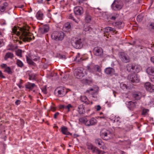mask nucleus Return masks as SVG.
<instances>
[{"label":"nucleus","instance_id":"obj_35","mask_svg":"<svg viewBox=\"0 0 154 154\" xmlns=\"http://www.w3.org/2000/svg\"><path fill=\"white\" fill-rule=\"evenodd\" d=\"M120 87L124 91H126L128 89V86L125 84L121 83L120 84Z\"/></svg>","mask_w":154,"mask_h":154},{"label":"nucleus","instance_id":"obj_28","mask_svg":"<svg viewBox=\"0 0 154 154\" xmlns=\"http://www.w3.org/2000/svg\"><path fill=\"white\" fill-rule=\"evenodd\" d=\"M36 86L34 83H31L30 82H28L26 85L25 87L26 88L30 90H32L34 87Z\"/></svg>","mask_w":154,"mask_h":154},{"label":"nucleus","instance_id":"obj_48","mask_svg":"<svg viewBox=\"0 0 154 154\" xmlns=\"http://www.w3.org/2000/svg\"><path fill=\"white\" fill-rule=\"evenodd\" d=\"M81 60V58L79 57V55H77L76 57L75 58L74 60L77 62H79Z\"/></svg>","mask_w":154,"mask_h":154},{"label":"nucleus","instance_id":"obj_56","mask_svg":"<svg viewBox=\"0 0 154 154\" xmlns=\"http://www.w3.org/2000/svg\"><path fill=\"white\" fill-rule=\"evenodd\" d=\"M101 107L100 105H97V108L96 109L97 111H99L101 109Z\"/></svg>","mask_w":154,"mask_h":154},{"label":"nucleus","instance_id":"obj_14","mask_svg":"<svg viewBox=\"0 0 154 154\" xmlns=\"http://www.w3.org/2000/svg\"><path fill=\"white\" fill-rule=\"evenodd\" d=\"M74 12L75 15H80L83 13V10L82 7L77 6L74 8Z\"/></svg>","mask_w":154,"mask_h":154},{"label":"nucleus","instance_id":"obj_43","mask_svg":"<svg viewBox=\"0 0 154 154\" xmlns=\"http://www.w3.org/2000/svg\"><path fill=\"white\" fill-rule=\"evenodd\" d=\"M119 17V15L118 14H115L112 16L110 18V19L112 20H115L116 19L118 18Z\"/></svg>","mask_w":154,"mask_h":154},{"label":"nucleus","instance_id":"obj_46","mask_svg":"<svg viewBox=\"0 0 154 154\" xmlns=\"http://www.w3.org/2000/svg\"><path fill=\"white\" fill-rule=\"evenodd\" d=\"M65 107L66 109H68V112H69L70 111V108H72L73 107V106L71 105V104H69L67 106H66Z\"/></svg>","mask_w":154,"mask_h":154},{"label":"nucleus","instance_id":"obj_52","mask_svg":"<svg viewBox=\"0 0 154 154\" xmlns=\"http://www.w3.org/2000/svg\"><path fill=\"white\" fill-rule=\"evenodd\" d=\"M42 92L45 94H47V89L46 88H43L42 89Z\"/></svg>","mask_w":154,"mask_h":154},{"label":"nucleus","instance_id":"obj_59","mask_svg":"<svg viewBox=\"0 0 154 154\" xmlns=\"http://www.w3.org/2000/svg\"><path fill=\"white\" fill-rule=\"evenodd\" d=\"M99 153L100 154H104L105 152L101 151L99 149Z\"/></svg>","mask_w":154,"mask_h":154},{"label":"nucleus","instance_id":"obj_60","mask_svg":"<svg viewBox=\"0 0 154 154\" xmlns=\"http://www.w3.org/2000/svg\"><path fill=\"white\" fill-rule=\"evenodd\" d=\"M150 103V104H154V100H151Z\"/></svg>","mask_w":154,"mask_h":154},{"label":"nucleus","instance_id":"obj_6","mask_svg":"<svg viewBox=\"0 0 154 154\" xmlns=\"http://www.w3.org/2000/svg\"><path fill=\"white\" fill-rule=\"evenodd\" d=\"M83 68H77L75 69L74 72V75L75 77L78 79H81L84 76L83 72Z\"/></svg>","mask_w":154,"mask_h":154},{"label":"nucleus","instance_id":"obj_40","mask_svg":"<svg viewBox=\"0 0 154 154\" xmlns=\"http://www.w3.org/2000/svg\"><path fill=\"white\" fill-rule=\"evenodd\" d=\"M68 18L71 20L74 21L76 23H78V21L76 20L74 17L73 15L72 14H69L68 15Z\"/></svg>","mask_w":154,"mask_h":154},{"label":"nucleus","instance_id":"obj_19","mask_svg":"<svg viewBox=\"0 0 154 154\" xmlns=\"http://www.w3.org/2000/svg\"><path fill=\"white\" fill-rule=\"evenodd\" d=\"M110 118L111 119L113 120V122L116 123V125H119L120 123L121 122V119L120 117L112 115Z\"/></svg>","mask_w":154,"mask_h":154},{"label":"nucleus","instance_id":"obj_30","mask_svg":"<svg viewBox=\"0 0 154 154\" xmlns=\"http://www.w3.org/2000/svg\"><path fill=\"white\" fill-rule=\"evenodd\" d=\"M36 17L37 19L39 20H42L43 17V14L41 11H38L36 15Z\"/></svg>","mask_w":154,"mask_h":154},{"label":"nucleus","instance_id":"obj_29","mask_svg":"<svg viewBox=\"0 0 154 154\" xmlns=\"http://www.w3.org/2000/svg\"><path fill=\"white\" fill-rule=\"evenodd\" d=\"M80 100L82 102L86 104H89L90 101L85 96H81L80 97Z\"/></svg>","mask_w":154,"mask_h":154},{"label":"nucleus","instance_id":"obj_49","mask_svg":"<svg viewBox=\"0 0 154 154\" xmlns=\"http://www.w3.org/2000/svg\"><path fill=\"white\" fill-rule=\"evenodd\" d=\"M87 146L88 149H89L93 146L91 143H87Z\"/></svg>","mask_w":154,"mask_h":154},{"label":"nucleus","instance_id":"obj_64","mask_svg":"<svg viewBox=\"0 0 154 154\" xmlns=\"http://www.w3.org/2000/svg\"><path fill=\"white\" fill-rule=\"evenodd\" d=\"M2 37H3V36H2V33L1 31H0V38H1Z\"/></svg>","mask_w":154,"mask_h":154},{"label":"nucleus","instance_id":"obj_27","mask_svg":"<svg viewBox=\"0 0 154 154\" xmlns=\"http://www.w3.org/2000/svg\"><path fill=\"white\" fill-rule=\"evenodd\" d=\"M136 104L137 103L136 102L130 101L128 102L127 105L128 108L131 109V108H133L136 107Z\"/></svg>","mask_w":154,"mask_h":154},{"label":"nucleus","instance_id":"obj_32","mask_svg":"<svg viewBox=\"0 0 154 154\" xmlns=\"http://www.w3.org/2000/svg\"><path fill=\"white\" fill-rule=\"evenodd\" d=\"M95 143L97 144H98L99 146H101L103 144V143L102 140L100 138L96 139L95 140Z\"/></svg>","mask_w":154,"mask_h":154},{"label":"nucleus","instance_id":"obj_23","mask_svg":"<svg viewBox=\"0 0 154 154\" xmlns=\"http://www.w3.org/2000/svg\"><path fill=\"white\" fill-rule=\"evenodd\" d=\"M146 72L149 75H154V67H148L146 69Z\"/></svg>","mask_w":154,"mask_h":154},{"label":"nucleus","instance_id":"obj_9","mask_svg":"<svg viewBox=\"0 0 154 154\" xmlns=\"http://www.w3.org/2000/svg\"><path fill=\"white\" fill-rule=\"evenodd\" d=\"M93 52L94 55L100 56V57H102L103 54V50L100 47H95L93 50Z\"/></svg>","mask_w":154,"mask_h":154},{"label":"nucleus","instance_id":"obj_20","mask_svg":"<svg viewBox=\"0 0 154 154\" xmlns=\"http://www.w3.org/2000/svg\"><path fill=\"white\" fill-rule=\"evenodd\" d=\"M132 97L135 100H139L142 97L141 93L139 91L134 92L132 94Z\"/></svg>","mask_w":154,"mask_h":154},{"label":"nucleus","instance_id":"obj_54","mask_svg":"<svg viewBox=\"0 0 154 154\" xmlns=\"http://www.w3.org/2000/svg\"><path fill=\"white\" fill-rule=\"evenodd\" d=\"M21 101L20 100H17L15 102V103L16 105H18L20 104Z\"/></svg>","mask_w":154,"mask_h":154},{"label":"nucleus","instance_id":"obj_39","mask_svg":"<svg viewBox=\"0 0 154 154\" xmlns=\"http://www.w3.org/2000/svg\"><path fill=\"white\" fill-rule=\"evenodd\" d=\"M92 30V28L88 25H85L84 26V30L85 31H91Z\"/></svg>","mask_w":154,"mask_h":154},{"label":"nucleus","instance_id":"obj_3","mask_svg":"<svg viewBox=\"0 0 154 154\" xmlns=\"http://www.w3.org/2000/svg\"><path fill=\"white\" fill-rule=\"evenodd\" d=\"M83 40L81 38H75L74 42H72L73 46L76 49H80L83 46Z\"/></svg>","mask_w":154,"mask_h":154},{"label":"nucleus","instance_id":"obj_55","mask_svg":"<svg viewBox=\"0 0 154 154\" xmlns=\"http://www.w3.org/2000/svg\"><path fill=\"white\" fill-rule=\"evenodd\" d=\"M59 114V113L58 112H56L55 113L54 115V118L56 119L57 117L58 116Z\"/></svg>","mask_w":154,"mask_h":154},{"label":"nucleus","instance_id":"obj_16","mask_svg":"<svg viewBox=\"0 0 154 154\" xmlns=\"http://www.w3.org/2000/svg\"><path fill=\"white\" fill-rule=\"evenodd\" d=\"M38 59V57H36L35 58H33L32 57L30 58L28 57L27 56L26 57V59L27 62L30 65H35V63L32 61L33 60L34 61H37Z\"/></svg>","mask_w":154,"mask_h":154},{"label":"nucleus","instance_id":"obj_24","mask_svg":"<svg viewBox=\"0 0 154 154\" xmlns=\"http://www.w3.org/2000/svg\"><path fill=\"white\" fill-rule=\"evenodd\" d=\"M14 57V55L13 53L10 52H8L6 54L4 58L5 60H6L8 58L12 59Z\"/></svg>","mask_w":154,"mask_h":154},{"label":"nucleus","instance_id":"obj_42","mask_svg":"<svg viewBox=\"0 0 154 154\" xmlns=\"http://www.w3.org/2000/svg\"><path fill=\"white\" fill-rule=\"evenodd\" d=\"M36 75L34 74H31L29 75V79L30 80H35V79Z\"/></svg>","mask_w":154,"mask_h":154},{"label":"nucleus","instance_id":"obj_50","mask_svg":"<svg viewBox=\"0 0 154 154\" xmlns=\"http://www.w3.org/2000/svg\"><path fill=\"white\" fill-rule=\"evenodd\" d=\"M98 149L96 147L94 146V147L92 151V152L93 153L96 152L98 150Z\"/></svg>","mask_w":154,"mask_h":154},{"label":"nucleus","instance_id":"obj_8","mask_svg":"<svg viewBox=\"0 0 154 154\" xmlns=\"http://www.w3.org/2000/svg\"><path fill=\"white\" fill-rule=\"evenodd\" d=\"M128 79L132 83H138L140 81L137 74H130L128 76Z\"/></svg>","mask_w":154,"mask_h":154},{"label":"nucleus","instance_id":"obj_2","mask_svg":"<svg viewBox=\"0 0 154 154\" xmlns=\"http://www.w3.org/2000/svg\"><path fill=\"white\" fill-rule=\"evenodd\" d=\"M51 37L53 39L56 41L62 40L63 38L64 33L62 32H55L51 35Z\"/></svg>","mask_w":154,"mask_h":154},{"label":"nucleus","instance_id":"obj_21","mask_svg":"<svg viewBox=\"0 0 154 154\" xmlns=\"http://www.w3.org/2000/svg\"><path fill=\"white\" fill-rule=\"evenodd\" d=\"M113 9L114 10H119L122 8V6L119 4L118 2H114L112 5Z\"/></svg>","mask_w":154,"mask_h":154},{"label":"nucleus","instance_id":"obj_41","mask_svg":"<svg viewBox=\"0 0 154 154\" xmlns=\"http://www.w3.org/2000/svg\"><path fill=\"white\" fill-rule=\"evenodd\" d=\"M22 51L21 50L18 49L16 51V54L20 57H22Z\"/></svg>","mask_w":154,"mask_h":154},{"label":"nucleus","instance_id":"obj_53","mask_svg":"<svg viewBox=\"0 0 154 154\" xmlns=\"http://www.w3.org/2000/svg\"><path fill=\"white\" fill-rule=\"evenodd\" d=\"M4 45V43L3 42V40L0 39V48L3 46Z\"/></svg>","mask_w":154,"mask_h":154},{"label":"nucleus","instance_id":"obj_4","mask_svg":"<svg viewBox=\"0 0 154 154\" xmlns=\"http://www.w3.org/2000/svg\"><path fill=\"white\" fill-rule=\"evenodd\" d=\"M87 69L89 72H100L101 71L100 67L98 65H90L87 66Z\"/></svg>","mask_w":154,"mask_h":154},{"label":"nucleus","instance_id":"obj_1","mask_svg":"<svg viewBox=\"0 0 154 154\" xmlns=\"http://www.w3.org/2000/svg\"><path fill=\"white\" fill-rule=\"evenodd\" d=\"M12 33L13 35H16L24 42H28L32 40V34L29 33L26 29L17 28L14 26L12 28Z\"/></svg>","mask_w":154,"mask_h":154},{"label":"nucleus","instance_id":"obj_10","mask_svg":"<svg viewBox=\"0 0 154 154\" xmlns=\"http://www.w3.org/2000/svg\"><path fill=\"white\" fill-rule=\"evenodd\" d=\"M57 91V95L59 97H63L66 94L67 91L63 87H60L57 88L56 90Z\"/></svg>","mask_w":154,"mask_h":154},{"label":"nucleus","instance_id":"obj_63","mask_svg":"<svg viewBox=\"0 0 154 154\" xmlns=\"http://www.w3.org/2000/svg\"><path fill=\"white\" fill-rule=\"evenodd\" d=\"M151 80L152 82H154V77H153L151 78Z\"/></svg>","mask_w":154,"mask_h":154},{"label":"nucleus","instance_id":"obj_7","mask_svg":"<svg viewBox=\"0 0 154 154\" xmlns=\"http://www.w3.org/2000/svg\"><path fill=\"white\" fill-rule=\"evenodd\" d=\"M100 134L102 137L105 140L112 137V133L109 130H107L106 132H101Z\"/></svg>","mask_w":154,"mask_h":154},{"label":"nucleus","instance_id":"obj_61","mask_svg":"<svg viewBox=\"0 0 154 154\" xmlns=\"http://www.w3.org/2000/svg\"><path fill=\"white\" fill-rule=\"evenodd\" d=\"M126 2H131L132 0H124Z\"/></svg>","mask_w":154,"mask_h":154},{"label":"nucleus","instance_id":"obj_38","mask_svg":"<svg viewBox=\"0 0 154 154\" xmlns=\"http://www.w3.org/2000/svg\"><path fill=\"white\" fill-rule=\"evenodd\" d=\"M116 27H119V28H122L124 26V23L121 22H118L116 23Z\"/></svg>","mask_w":154,"mask_h":154},{"label":"nucleus","instance_id":"obj_12","mask_svg":"<svg viewBox=\"0 0 154 154\" xmlns=\"http://www.w3.org/2000/svg\"><path fill=\"white\" fill-rule=\"evenodd\" d=\"M144 87L147 91L150 92H152L154 91V85H152L149 82L146 83L144 84Z\"/></svg>","mask_w":154,"mask_h":154},{"label":"nucleus","instance_id":"obj_47","mask_svg":"<svg viewBox=\"0 0 154 154\" xmlns=\"http://www.w3.org/2000/svg\"><path fill=\"white\" fill-rule=\"evenodd\" d=\"M143 17L142 15H139L137 17V20L138 21H141L143 20Z\"/></svg>","mask_w":154,"mask_h":154},{"label":"nucleus","instance_id":"obj_57","mask_svg":"<svg viewBox=\"0 0 154 154\" xmlns=\"http://www.w3.org/2000/svg\"><path fill=\"white\" fill-rule=\"evenodd\" d=\"M93 89L92 88L90 89L89 90H88L86 91V92L89 93L90 91H93Z\"/></svg>","mask_w":154,"mask_h":154},{"label":"nucleus","instance_id":"obj_25","mask_svg":"<svg viewBox=\"0 0 154 154\" xmlns=\"http://www.w3.org/2000/svg\"><path fill=\"white\" fill-rule=\"evenodd\" d=\"M77 111L80 114H83L85 112L84 107L83 105H80L78 106Z\"/></svg>","mask_w":154,"mask_h":154},{"label":"nucleus","instance_id":"obj_33","mask_svg":"<svg viewBox=\"0 0 154 154\" xmlns=\"http://www.w3.org/2000/svg\"><path fill=\"white\" fill-rule=\"evenodd\" d=\"M8 4L7 2H5L3 4V6L0 7V11L1 12H4L6 10V8L8 7Z\"/></svg>","mask_w":154,"mask_h":154},{"label":"nucleus","instance_id":"obj_45","mask_svg":"<svg viewBox=\"0 0 154 154\" xmlns=\"http://www.w3.org/2000/svg\"><path fill=\"white\" fill-rule=\"evenodd\" d=\"M87 119L84 118H81L79 119V121L80 122H83L85 124L86 121H87Z\"/></svg>","mask_w":154,"mask_h":154},{"label":"nucleus","instance_id":"obj_31","mask_svg":"<svg viewBox=\"0 0 154 154\" xmlns=\"http://www.w3.org/2000/svg\"><path fill=\"white\" fill-rule=\"evenodd\" d=\"M133 64L132 63H129L126 66L127 69L128 71L129 72H133Z\"/></svg>","mask_w":154,"mask_h":154},{"label":"nucleus","instance_id":"obj_22","mask_svg":"<svg viewBox=\"0 0 154 154\" xmlns=\"http://www.w3.org/2000/svg\"><path fill=\"white\" fill-rule=\"evenodd\" d=\"M61 131L62 134L66 135H72V134L68 131V129L65 126H63L61 128Z\"/></svg>","mask_w":154,"mask_h":154},{"label":"nucleus","instance_id":"obj_26","mask_svg":"<svg viewBox=\"0 0 154 154\" xmlns=\"http://www.w3.org/2000/svg\"><path fill=\"white\" fill-rule=\"evenodd\" d=\"M133 72L134 73H138L140 70V66L137 64H133Z\"/></svg>","mask_w":154,"mask_h":154},{"label":"nucleus","instance_id":"obj_44","mask_svg":"<svg viewBox=\"0 0 154 154\" xmlns=\"http://www.w3.org/2000/svg\"><path fill=\"white\" fill-rule=\"evenodd\" d=\"M16 63L17 66L20 67H22L23 65L22 62L19 60H17Z\"/></svg>","mask_w":154,"mask_h":154},{"label":"nucleus","instance_id":"obj_13","mask_svg":"<svg viewBox=\"0 0 154 154\" xmlns=\"http://www.w3.org/2000/svg\"><path fill=\"white\" fill-rule=\"evenodd\" d=\"M97 123V120L94 118H92L89 120H87L85 123V125L89 126L94 125L96 124Z\"/></svg>","mask_w":154,"mask_h":154},{"label":"nucleus","instance_id":"obj_15","mask_svg":"<svg viewBox=\"0 0 154 154\" xmlns=\"http://www.w3.org/2000/svg\"><path fill=\"white\" fill-rule=\"evenodd\" d=\"M1 67L4 69V72H6L8 74H11L12 72L10 67L8 66L5 64L3 63L1 65Z\"/></svg>","mask_w":154,"mask_h":154},{"label":"nucleus","instance_id":"obj_34","mask_svg":"<svg viewBox=\"0 0 154 154\" xmlns=\"http://www.w3.org/2000/svg\"><path fill=\"white\" fill-rule=\"evenodd\" d=\"M91 20V17L88 14H86L85 16V20L87 23H89Z\"/></svg>","mask_w":154,"mask_h":154},{"label":"nucleus","instance_id":"obj_5","mask_svg":"<svg viewBox=\"0 0 154 154\" xmlns=\"http://www.w3.org/2000/svg\"><path fill=\"white\" fill-rule=\"evenodd\" d=\"M119 57L121 61L124 63H127L130 61L129 57L124 52L120 53Z\"/></svg>","mask_w":154,"mask_h":154},{"label":"nucleus","instance_id":"obj_51","mask_svg":"<svg viewBox=\"0 0 154 154\" xmlns=\"http://www.w3.org/2000/svg\"><path fill=\"white\" fill-rule=\"evenodd\" d=\"M0 78H1V79L5 78V76L3 75L2 72L1 71H0Z\"/></svg>","mask_w":154,"mask_h":154},{"label":"nucleus","instance_id":"obj_62","mask_svg":"<svg viewBox=\"0 0 154 154\" xmlns=\"http://www.w3.org/2000/svg\"><path fill=\"white\" fill-rule=\"evenodd\" d=\"M17 85L20 88H21L22 87V86L21 85V84H17Z\"/></svg>","mask_w":154,"mask_h":154},{"label":"nucleus","instance_id":"obj_11","mask_svg":"<svg viewBox=\"0 0 154 154\" xmlns=\"http://www.w3.org/2000/svg\"><path fill=\"white\" fill-rule=\"evenodd\" d=\"M48 30V26L47 25H45L39 28L38 33L41 34H43L47 33Z\"/></svg>","mask_w":154,"mask_h":154},{"label":"nucleus","instance_id":"obj_36","mask_svg":"<svg viewBox=\"0 0 154 154\" xmlns=\"http://www.w3.org/2000/svg\"><path fill=\"white\" fill-rule=\"evenodd\" d=\"M111 31H112L113 32H114L115 31V29L110 27H106L105 29V32H109Z\"/></svg>","mask_w":154,"mask_h":154},{"label":"nucleus","instance_id":"obj_17","mask_svg":"<svg viewBox=\"0 0 154 154\" xmlns=\"http://www.w3.org/2000/svg\"><path fill=\"white\" fill-rule=\"evenodd\" d=\"M115 72L114 69L111 67L106 68L104 70V72L106 74L109 75L111 76L113 75Z\"/></svg>","mask_w":154,"mask_h":154},{"label":"nucleus","instance_id":"obj_37","mask_svg":"<svg viewBox=\"0 0 154 154\" xmlns=\"http://www.w3.org/2000/svg\"><path fill=\"white\" fill-rule=\"evenodd\" d=\"M149 112L148 109H143L142 110V115L145 116L148 114Z\"/></svg>","mask_w":154,"mask_h":154},{"label":"nucleus","instance_id":"obj_18","mask_svg":"<svg viewBox=\"0 0 154 154\" xmlns=\"http://www.w3.org/2000/svg\"><path fill=\"white\" fill-rule=\"evenodd\" d=\"M71 25L69 22H67L65 23L63 27V30L66 32H68L71 30Z\"/></svg>","mask_w":154,"mask_h":154},{"label":"nucleus","instance_id":"obj_58","mask_svg":"<svg viewBox=\"0 0 154 154\" xmlns=\"http://www.w3.org/2000/svg\"><path fill=\"white\" fill-rule=\"evenodd\" d=\"M149 26H151V28L154 29V24L151 23L150 24Z\"/></svg>","mask_w":154,"mask_h":154}]
</instances>
